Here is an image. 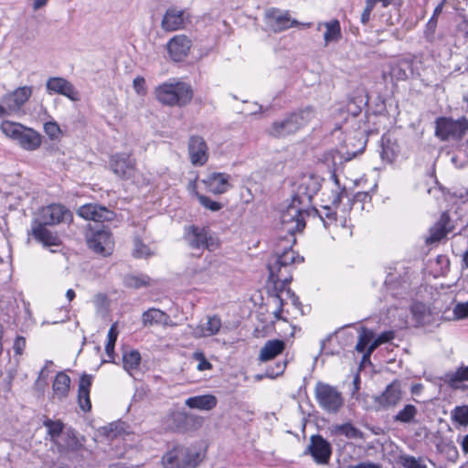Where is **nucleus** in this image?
I'll use <instances>...</instances> for the list:
<instances>
[{
  "instance_id": "1",
  "label": "nucleus",
  "mask_w": 468,
  "mask_h": 468,
  "mask_svg": "<svg viewBox=\"0 0 468 468\" xmlns=\"http://www.w3.org/2000/svg\"><path fill=\"white\" fill-rule=\"evenodd\" d=\"M154 95L156 101L163 105L183 107L191 101L193 90L186 82L172 80L156 86Z\"/></svg>"
},
{
  "instance_id": "2",
  "label": "nucleus",
  "mask_w": 468,
  "mask_h": 468,
  "mask_svg": "<svg viewBox=\"0 0 468 468\" xmlns=\"http://www.w3.org/2000/svg\"><path fill=\"white\" fill-rule=\"evenodd\" d=\"M303 258L300 257L291 247L285 248L282 253L277 252L268 262L269 280L282 286L287 285L291 280L292 265L294 262H303Z\"/></svg>"
},
{
  "instance_id": "3",
  "label": "nucleus",
  "mask_w": 468,
  "mask_h": 468,
  "mask_svg": "<svg viewBox=\"0 0 468 468\" xmlns=\"http://www.w3.org/2000/svg\"><path fill=\"white\" fill-rule=\"evenodd\" d=\"M314 117V110L308 106L299 112L287 115L282 120L273 122L268 129V133L276 138L287 136L308 124Z\"/></svg>"
},
{
  "instance_id": "4",
  "label": "nucleus",
  "mask_w": 468,
  "mask_h": 468,
  "mask_svg": "<svg viewBox=\"0 0 468 468\" xmlns=\"http://www.w3.org/2000/svg\"><path fill=\"white\" fill-rule=\"evenodd\" d=\"M184 239L192 250H207L214 251L220 246L217 235L207 227L190 225L185 228Z\"/></svg>"
},
{
  "instance_id": "5",
  "label": "nucleus",
  "mask_w": 468,
  "mask_h": 468,
  "mask_svg": "<svg viewBox=\"0 0 468 468\" xmlns=\"http://www.w3.org/2000/svg\"><path fill=\"white\" fill-rule=\"evenodd\" d=\"M308 209L309 207L292 199L291 204L281 215L282 229L291 235L302 231L305 228V218L309 215Z\"/></svg>"
},
{
  "instance_id": "6",
  "label": "nucleus",
  "mask_w": 468,
  "mask_h": 468,
  "mask_svg": "<svg viewBox=\"0 0 468 468\" xmlns=\"http://www.w3.org/2000/svg\"><path fill=\"white\" fill-rule=\"evenodd\" d=\"M314 396L319 407L328 413H337L344 405L342 393L335 387L322 381L316 383Z\"/></svg>"
},
{
  "instance_id": "7",
  "label": "nucleus",
  "mask_w": 468,
  "mask_h": 468,
  "mask_svg": "<svg viewBox=\"0 0 468 468\" xmlns=\"http://www.w3.org/2000/svg\"><path fill=\"white\" fill-rule=\"evenodd\" d=\"M264 21L267 27L274 33H280L299 26L309 28L313 25L311 22L301 23L292 18L289 11L276 7H271L265 10Z\"/></svg>"
},
{
  "instance_id": "8",
  "label": "nucleus",
  "mask_w": 468,
  "mask_h": 468,
  "mask_svg": "<svg viewBox=\"0 0 468 468\" xmlns=\"http://www.w3.org/2000/svg\"><path fill=\"white\" fill-rule=\"evenodd\" d=\"M198 454L184 445H176L162 457L165 468H196Z\"/></svg>"
},
{
  "instance_id": "9",
  "label": "nucleus",
  "mask_w": 468,
  "mask_h": 468,
  "mask_svg": "<svg viewBox=\"0 0 468 468\" xmlns=\"http://www.w3.org/2000/svg\"><path fill=\"white\" fill-rule=\"evenodd\" d=\"M468 131V119L461 117L458 120L441 117L436 120L435 135L442 141L460 140Z\"/></svg>"
},
{
  "instance_id": "10",
  "label": "nucleus",
  "mask_w": 468,
  "mask_h": 468,
  "mask_svg": "<svg viewBox=\"0 0 468 468\" xmlns=\"http://www.w3.org/2000/svg\"><path fill=\"white\" fill-rule=\"evenodd\" d=\"M322 178L315 175H304L298 183L292 199L303 207H310L312 198L321 188Z\"/></svg>"
},
{
  "instance_id": "11",
  "label": "nucleus",
  "mask_w": 468,
  "mask_h": 468,
  "mask_svg": "<svg viewBox=\"0 0 468 468\" xmlns=\"http://www.w3.org/2000/svg\"><path fill=\"white\" fill-rule=\"evenodd\" d=\"M32 93L33 88L31 86H22L3 95L1 102L5 110V115L20 112L23 106L31 97Z\"/></svg>"
},
{
  "instance_id": "12",
  "label": "nucleus",
  "mask_w": 468,
  "mask_h": 468,
  "mask_svg": "<svg viewBox=\"0 0 468 468\" xmlns=\"http://www.w3.org/2000/svg\"><path fill=\"white\" fill-rule=\"evenodd\" d=\"M73 215L71 211L61 204H50L42 207L37 214V220L48 226L60 223H70Z\"/></svg>"
},
{
  "instance_id": "13",
  "label": "nucleus",
  "mask_w": 468,
  "mask_h": 468,
  "mask_svg": "<svg viewBox=\"0 0 468 468\" xmlns=\"http://www.w3.org/2000/svg\"><path fill=\"white\" fill-rule=\"evenodd\" d=\"M163 422L165 428L168 431H185L192 424L201 425L202 419L184 410H172L167 412Z\"/></svg>"
},
{
  "instance_id": "14",
  "label": "nucleus",
  "mask_w": 468,
  "mask_h": 468,
  "mask_svg": "<svg viewBox=\"0 0 468 468\" xmlns=\"http://www.w3.org/2000/svg\"><path fill=\"white\" fill-rule=\"evenodd\" d=\"M190 23L189 14L176 6L169 7L163 15L161 28L165 32H174L184 29Z\"/></svg>"
},
{
  "instance_id": "15",
  "label": "nucleus",
  "mask_w": 468,
  "mask_h": 468,
  "mask_svg": "<svg viewBox=\"0 0 468 468\" xmlns=\"http://www.w3.org/2000/svg\"><path fill=\"white\" fill-rule=\"evenodd\" d=\"M112 171L122 179H129L133 176L136 170V160L131 154L118 153L110 159Z\"/></svg>"
},
{
  "instance_id": "16",
  "label": "nucleus",
  "mask_w": 468,
  "mask_h": 468,
  "mask_svg": "<svg viewBox=\"0 0 468 468\" xmlns=\"http://www.w3.org/2000/svg\"><path fill=\"white\" fill-rule=\"evenodd\" d=\"M191 47V39L184 34L174 36L166 43L169 58L176 62L184 60L188 56Z\"/></svg>"
},
{
  "instance_id": "17",
  "label": "nucleus",
  "mask_w": 468,
  "mask_h": 468,
  "mask_svg": "<svg viewBox=\"0 0 468 468\" xmlns=\"http://www.w3.org/2000/svg\"><path fill=\"white\" fill-rule=\"evenodd\" d=\"M190 162L195 166L204 165L208 160V146L200 135H191L187 144Z\"/></svg>"
},
{
  "instance_id": "18",
  "label": "nucleus",
  "mask_w": 468,
  "mask_h": 468,
  "mask_svg": "<svg viewBox=\"0 0 468 468\" xmlns=\"http://www.w3.org/2000/svg\"><path fill=\"white\" fill-rule=\"evenodd\" d=\"M88 247L95 253L108 256L113 250L112 235L107 230H98L87 238Z\"/></svg>"
},
{
  "instance_id": "19",
  "label": "nucleus",
  "mask_w": 468,
  "mask_h": 468,
  "mask_svg": "<svg viewBox=\"0 0 468 468\" xmlns=\"http://www.w3.org/2000/svg\"><path fill=\"white\" fill-rule=\"evenodd\" d=\"M308 452L319 464H326L330 460L332 449L330 443L321 435H313L308 446Z\"/></svg>"
},
{
  "instance_id": "20",
  "label": "nucleus",
  "mask_w": 468,
  "mask_h": 468,
  "mask_svg": "<svg viewBox=\"0 0 468 468\" xmlns=\"http://www.w3.org/2000/svg\"><path fill=\"white\" fill-rule=\"evenodd\" d=\"M77 213L84 219L98 222L111 221L114 217L113 212L106 207L92 203L80 207Z\"/></svg>"
},
{
  "instance_id": "21",
  "label": "nucleus",
  "mask_w": 468,
  "mask_h": 468,
  "mask_svg": "<svg viewBox=\"0 0 468 468\" xmlns=\"http://www.w3.org/2000/svg\"><path fill=\"white\" fill-rule=\"evenodd\" d=\"M402 399V392L399 381L390 383L381 395L376 397L375 401L380 410L396 407Z\"/></svg>"
},
{
  "instance_id": "22",
  "label": "nucleus",
  "mask_w": 468,
  "mask_h": 468,
  "mask_svg": "<svg viewBox=\"0 0 468 468\" xmlns=\"http://www.w3.org/2000/svg\"><path fill=\"white\" fill-rule=\"evenodd\" d=\"M47 90L49 93L63 95L69 100L76 101L79 100V93L74 86L67 80L61 77H51L46 83Z\"/></svg>"
},
{
  "instance_id": "23",
  "label": "nucleus",
  "mask_w": 468,
  "mask_h": 468,
  "mask_svg": "<svg viewBox=\"0 0 468 468\" xmlns=\"http://www.w3.org/2000/svg\"><path fill=\"white\" fill-rule=\"evenodd\" d=\"M46 226L48 225L35 219L32 223L30 234L44 247L59 246L61 241L58 236L47 229Z\"/></svg>"
},
{
  "instance_id": "24",
  "label": "nucleus",
  "mask_w": 468,
  "mask_h": 468,
  "mask_svg": "<svg viewBox=\"0 0 468 468\" xmlns=\"http://www.w3.org/2000/svg\"><path fill=\"white\" fill-rule=\"evenodd\" d=\"M222 326L221 320L217 315L208 316L204 324L188 325L190 334L196 338L208 337L217 335Z\"/></svg>"
},
{
  "instance_id": "25",
  "label": "nucleus",
  "mask_w": 468,
  "mask_h": 468,
  "mask_svg": "<svg viewBox=\"0 0 468 468\" xmlns=\"http://www.w3.org/2000/svg\"><path fill=\"white\" fill-rule=\"evenodd\" d=\"M229 176L225 173H211L202 180L207 190L215 195L223 194L228 191L230 185Z\"/></svg>"
},
{
  "instance_id": "26",
  "label": "nucleus",
  "mask_w": 468,
  "mask_h": 468,
  "mask_svg": "<svg viewBox=\"0 0 468 468\" xmlns=\"http://www.w3.org/2000/svg\"><path fill=\"white\" fill-rule=\"evenodd\" d=\"M16 143L24 150L35 151L40 147L42 136L37 131L25 126Z\"/></svg>"
},
{
  "instance_id": "27",
  "label": "nucleus",
  "mask_w": 468,
  "mask_h": 468,
  "mask_svg": "<svg viewBox=\"0 0 468 468\" xmlns=\"http://www.w3.org/2000/svg\"><path fill=\"white\" fill-rule=\"evenodd\" d=\"M218 399L213 394H205L189 397L185 400V405L189 409L202 411H209L217 407Z\"/></svg>"
},
{
  "instance_id": "28",
  "label": "nucleus",
  "mask_w": 468,
  "mask_h": 468,
  "mask_svg": "<svg viewBox=\"0 0 468 468\" xmlns=\"http://www.w3.org/2000/svg\"><path fill=\"white\" fill-rule=\"evenodd\" d=\"M285 348V344L282 340L272 339L268 340L261 348L259 354V360L266 362L275 358L278 355L282 354Z\"/></svg>"
},
{
  "instance_id": "29",
  "label": "nucleus",
  "mask_w": 468,
  "mask_h": 468,
  "mask_svg": "<svg viewBox=\"0 0 468 468\" xmlns=\"http://www.w3.org/2000/svg\"><path fill=\"white\" fill-rule=\"evenodd\" d=\"M91 386V376L83 374L79 383L78 401L83 411H89L91 408L90 400V388Z\"/></svg>"
},
{
  "instance_id": "30",
  "label": "nucleus",
  "mask_w": 468,
  "mask_h": 468,
  "mask_svg": "<svg viewBox=\"0 0 468 468\" xmlns=\"http://www.w3.org/2000/svg\"><path fill=\"white\" fill-rule=\"evenodd\" d=\"M169 315L160 309L150 308L142 314V323L144 326H152L154 324H167Z\"/></svg>"
},
{
  "instance_id": "31",
  "label": "nucleus",
  "mask_w": 468,
  "mask_h": 468,
  "mask_svg": "<svg viewBox=\"0 0 468 468\" xmlns=\"http://www.w3.org/2000/svg\"><path fill=\"white\" fill-rule=\"evenodd\" d=\"M418 409L412 404H406L393 416V421L400 424L416 423Z\"/></svg>"
},
{
  "instance_id": "32",
  "label": "nucleus",
  "mask_w": 468,
  "mask_h": 468,
  "mask_svg": "<svg viewBox=\"0 0 468 468\" xmlns=\"http://www.w3.org/2000/svg\"><path fill=\"white\" fill-rule=\"evenodd\" d=\"M141 363V355L137 350L126 351L122 354V365L127 373L133 377L138 371Z\"/></svg>"
},
{
  "instance_id": "33",
  "label": "nucleus",
  "mask_w": 468,
  "mask_h": 468,
  "mask_svg": "<svg viewBox=\"0 0 468 468\" xmlns=\"http://www.w3.org/2000/svg\"><path fill=\"white\" fill-rule=\"evenodd\" d=\"M69 377L64 372L58 373L52 385L54 395L58 399L67 397L69 390Z\"/></svg>"
},
{
  "instance_id": "34",
  "label": "nucleus",
  "mask_w": 468,
  "mask_h": 468,
  "mask_svg": "<svg viewBox=\"0 0 468 468\" xmlns=\"http://www.w3.org/2000/svg\"><path fill=\"white\" fill-rule=\"evenodd\" d=\"M323 25L325 27V32L324 34V40L325 45L330 42H337L341 38V26L337 19H332L330 21L324 22Z\"/></svg>"
},
{
  "instance_id": "35",
  "label": "nucleus",
  "mask_w": 468,
  "mask_h": 468,
  "mask_svg": "<svg viewBox=\"0 0 468 468\" xmlns=\"http://www.w3.org/2000/svg\"><path fill=\"white\" fill-rule=\"evenodd\" d=\"M123 282L126 287L132 289L150 287L154 284V281L145 274L127 275L125 276Z\"/></svg>"
},
{
  "instance_id": "36",
  "label": "nucleus",
  "mask_w": 468,
  "mask_h": 468,
  "mask_svg": "<svg viewBox=\"0 0 468 468\" xmlns=\"http://www.w3.org/2000/svg\"><path fill=\"white\" fill-rule=\"evenodd\" d=\"M24 125L10 121H4L0 125V130L8 138L17 141L20 133H22Z\"/></svg>"
},
{
  "instance_id": "37",
  "label": "nucleus",
  "mask_w": 468,
  "mask_h": 468,
  "mask_svg": "<svg viewBox=\"0 0 468 468\" xmlns=\"http://www.w3.org/2000/svg\"><path fill=\"white\" fill-rule=\"evenodd\" d=\"M398 155V145L390 140H382L380 157L387 163H392Z\"/></svg>"
},
{
  "instance_id": "38",
  "label": "nucleus",
  "mask_w": 468,
  "mask_h": 468,
  "mask_svg": "<svg viewBox=\"0 0 468 468\" xmlns=\"http://www.w3.org/2000/svg\"><path fill=\"white\" fill-rule=\"evenodd\" d=\"M43 425L48 429V434L53 442H57L58 438L63 431L64 424L61 420H53L51 419H46L43 421Z\"/></svg>"
},
{
  "instance_id": "39",
  "label": "nucleus",
  "mask_w": 468,
  "mask_h": 468,
  "mask_svg": "<svg viewBox=\"0 0 468 468\" xmlns=\"http://www.w3.org/2000/svg\"><path fill=\"white\" fill-rule=\"evenodd\" d=\"M335 431L338 434H343L349 439H364V433L351 423L336 425L335 427Z\"/></svg>"
},
{
  "instance_id": "40",
  "label": "nucleus",
  "mask_w": 468,
  "mask_h": 468,
  "mask_svg": "<svg viewBox=\"0 0 468 468\" xmlns=\"http://www.w3.org/2000/svg\"><path fill=\"white\" fill-rule=\"evenodd\" d=\"M375 337V334L372 330H369L366 327H362L360 330V334L358 336V341L356 345V350L359 353L366 352L367 346Z\"/></svg>"
},
{
  "instance_id": "41",
  "label": "nucleus",
  "mask_w": 468,
  "mask_h": 468,
  "mask_svg": "<svg viewBox=\"0 0 468 468\" xmlns=\"http://www.w3.org/2000/svg\"><path fill=\"white\" fill-rule=\"evenodd\" d=\"M399 463L403 468H427L422 458H416L409 454H402L399 457Z\"/></svg>"
},
{
  "instance_id": "42",
  "label": "nucleus",
  "mask_w": 468,
  "mask_h": 468,
  "mask_svg": "<svg viewBox=\"0 0 468 468\" xmlns=\"http://www.w3.org/2000/svg\"><path fill=\"white\" fill-rule=\"evenodd\" d=\"M134 249L133 255L135 258H147L154 254V251L145 244L143 243L142 239L138 237L133 239Z\"/></svg>"
},
{
  "instance_id": "43",
  "label": "nucleus",
  "mask_w": 468,
  "mask_h": 468,
  "mask_svg": "<svg viewBox=\"0 0 468 468\" xmlns=\"http://www.w3.org/2000/svg\"><path fill=\"white\" fill-rule=\"evenodd\" d=\"M335 183L336 185L335 189L332 190L331 193L328 195V201L331 203L332 206L337 207L342 201V198L345 195H346V188H340L338 185V179L336 178L335 175H333Z\"/></svg>"
},
{
  "instance_id": "44",
  "label": "nucleus",
  "mask_w": 468,
  "mask_h": 468,
  "mask_svg": "<svg viewBox=\"0 0 468 468\" xmlns=\"http://www.w3.org/2000/svg\"><path fill=\"white\" fill-rule=\"evenodd\" d=\"M454 422L465 426L468 424V406L456 407L452 412Z\"/></svg>"
},
{
  "instance_id": "45",
  "label": "nucleus",
  "mask_w": 468,
  "mask_h": 468,
  "mask_svg": "<svg viewBox=\"0 0 468 468\" xmlns=\"http://www.w3.org/2000/svg\"><path fill=\"white\" fill-rule=\"evenodd\" d=\"M449 382L453 386L456 382L468 380V366L459 367L454 373L447 375Z\"/></svg>"
},
{
  "instance_id": "46",
  "label": "nucleus",
  "mask_w": 468,
  "mask_h": 468,
  "mask_svg": "<svg viewBox=\"0 0 468 468\" xmlns=\"http://www.w3.org/2000/svg\"><path fill=\"white\" fill-rule=\"evenodd\" d=\"M444 3H440L434 9L433 15L426 25V31L433 34L437 27L438 16L441 14Z\"/></svg>"
},
{
  "instance_id": "47",
  "label": "nucleus",
  "mask_w": 468,
  "mask_h": 468,
  "mask_svg": "<svg viewBox=\"0 0 468 468\" xmlns=\"http://www.w3.org/2000/svg\"><path fill=\"white\" fill-rule=\"evenodd\" d=\"M273 287L275 292L273 294V300L277 305L276 308H281V310L283 311V305L285 304V301L287 299V297H284L286 285L282 286L281 284H278L277 287H275V283H273Z\"/></svg>"
},
{
  "instance_id": "48",
  "label": "nucleus",
  "mask_w": 468,
  "mask_h": 468,
  "mask_svg": "<svg viewBox=\"0 0 468 468\" xmlns=\"http://www.w3.org/2000/svg\"><path fill=\"white\" fill-rule=\"evenodd\" d=\"M454 320H463L468 318V301L458 303L452 309Z\"/></svg>"
},
{
  "instance_id": "49",
  "label": "nucleus",
  "mask_w": 468,
  "mask_h": 468,
  "mask_svg": "<svg viewBox=\"0 0 468 468\" xmlns=\"http://www.w3.org/2000/svg\"><path fill=\"white\" fill-rule=\"evenodd\" d=\"M197 197L204 207L211 211H218L222 207V205L220 203L214 201L204 195L197 193Z\"/></svg>"
},
{
  "instance_id": "50",
  "label": "nucleus",
  "mask_w": 468,
  "mask_h": 468,
  "mask_svg": "<svg viewBox=\"0 0 468 468\" xmlns=\"http://www.w3.org/2000/svg\"><path fill=\"white\" fill-rule=\"evenodd\" d=\"M44 132L50 139H56L60 133L59 126L54 122H48L44 124Z\"/></svg>"
},
{
  "instance_id": "51",
  "label": "nucleus",
  "mask_w": 468,
  "mask_h": 468,
  "mask_svg": "<svg viewBox=\"0 0 468 468\" xmlns=\"http://www.w3.org/2000/svg\"><path fill=\"white\" fill-rule=\"evenodd\" d=\"M374 6V0H366V6L361 14L360 18L362 24L366 25L369 21L370 15Z\"/></svg>"
},
{
  "instance_id": "52",
  "label": "nucleus",
  "mask_w": 468,
  "mask_h": 468,
  "mask_svg": "<svg viewBox=\"0 0 468 468\" xmlns=\"http://www.w3.org/2000/svg\"><path fill=\"white\" fill-rule=\"evenodd\" d=\"M134 90L139 95L146 94L145 80L143 77H136L133 81Z\"/></svg>"
},
{
  "instance_id": "53",
  "label": "nucleus",
  "mask_w": 468,
  "mask_h": 468,
  "mask_svg": "<svg viewBox=\"0 0 468 468\" xmlns=\"http://www.w3.org/2000/svg\"><path fill=\"white\" fill-rule=\"evenodd\" d=\"M195 358L198 361L197 368L199 371L208 370L212 367L211 364L206 359L203 353H196Z\"/></svg>"
},
{
  "instance_id": "54",
  "label": "nucleus",
  "mask_w": 468,
  "mask_h": 468,
  "mask_svg": "<svg viewBox=\"0 0 468 468\" xmlns=\"http://www.w3.org/2000/svg\"><path fill=\"white\" fill-rule=\"evenodd\" d=\"M26 347V339L23 336H17L15 339L13 349L16 353V355L21 356L24 352V349Z\"/></svg>"
},
{
  "instance_id": "55",
  "label": "nucleus",
  "mask_w": 468,
  "mask_h": 468,
  "mask_svg": "<svg viewBox=\"0 0 468 468\" xmlns=\"http://www.w3.org/2000/svg\"><path fill=\"white\" fill-rule=\"evenodd\" d=\"M380 345L381 343H378V339L374 337L373 340L369 343V346L367 348L366 352L364 353L363 359H368L370 355L374 352V350Z\"/></svg>"
},
{
  "instance_id": "56",
  "label": "nucleus",
  "mask_w": 468,
  "mask_h": 468,
  "mask_svg": "<svg viewBox=\"0 0 468 468\" xmlns=\"http://www.w3.org/2000/svg\"><path fill=\"white\" fill-rule=\"evenodd\" d=\"M284 292H285V296L287 297V299L291 300L292 305H294L295 307H300L301 303L299 301V298L291 289L285 288Z\"/></svg>"
},
{
  "instance_id": "57",
  "label": "nucleus",
  "mask_w": 468,
  "mask_h": 468,
  "mask_svg": "<svg viewBox=\"0 0 468 468\" xmlns=\"http://www.w3.org/2000/svg\"><path fill=\"white\" fill-rule=\"evenodd\" d=\"M108 343H116L118 337L117 324H113L108 331Z\"/></svg>"
},
{
  "instance_id": "58",
  "label": "nucleus",
  "mask_w": 468,
  "mask_h": 468,
  "mask_svg": "<svg viewBox=\"0 0 468 468\" xmlns=\"http://www.w3.org/2000/svg\"><path fill=\"white\" fill-rule=\"evenodd\" d=\"M378 343L385 344L391 341L394 338V333L392 331H385L381 333L378 337Z\"/></svg>"
},
{
  "instance_id": "59",
  "label": "nucleus",
  "mask_w": 468,
  "mask_h": 468,
  "mask_svg": "<svg viewBox=\"0 0 468 468\" xmlns=\"http://www.w3.org/2000/svg\"><path fill=\"white\" fill-rule=\"evenodd\" d=\"M360 144H361L360 148L356 151H353V152L346 151V157H345L346 161L351 160L352 158L356 157L357 154H360L363 152L366 144L364 142H362V143H360Z\"/></svg>"
},
{
  "instance_id": "60",
  "label": "nucleus",
  "mask_w": 468,
  "mask_h": 468,
  "mask_svg": "<svg viewBox=\"0 0 468 468\" xmlns=\"http://www.w3.org/2000/svg\"><path fill=\"white\" fill-rule=\"evenodd\" d=\"M445 231L443 229H438L434 233H431L430 237V241L434 242L441 239L445 236Z\"/></svg>"
},
{
  "instance_id": "61",
  "label": "nucleus",
  "mask_w": 468,
  "mask_h": 468,
  "mask_svg": "<svg viewBox=\"0 0 468 468\" xmlns=\"http://www.w3.org/2000/svg\"><path fill=\"white\" fill-rule=\"evenodd\" d=\"M445 231L443 229H438L434 233H431L430 237V241L434 242L441 239L445 236Z\"/></svg>"
},
{
  "instance_id": "62",
  "label": "nucleus",
  "mask_w": 468,
  "mask_h": 468,
  "mask_svg": "<svg viewBox=\"0 0 468 468\" xmlns=\"http://www.w3.org/2000/svg\"><path fill=\"white\" fill-rule=\"evenodd\" d=\"M349 468H381V467L373 463H360L356 465H350Z\"/></svg>"
},
{
  "instance_id": "63",
  "label": "nucleus",
  "mask_w": 468,
  "mask_h": 468,
  "mask_svg": "<svg viewBox=\"0 0 468 468\" xmlns=\"http://www.w3.org/2000/svg\"><path fill=\"white\" fill-rule=\"evenodd\" d=\"M47 3H48V0H34L33 9L38 10L41 7L45 6L47 5Z\"/></svg>"
},
{
  "instance_id": "64",
  "label": "nucleus",
  "mask_w": 468,
  "mask_h": 468,
  "mask_svg": "<svg viewBox=\"0 0 468 468\" xmlns=\"http://www.w3.org/2000/svg\"><path fill=\"white\" fill-rule=\"evenodd\" d=\"M114 346H115V344L113 343H108L106 344L105 346V352L107 353V355L109 356H112V355L113 354L114 352Z\"/></svg>"
}]
</instances>
